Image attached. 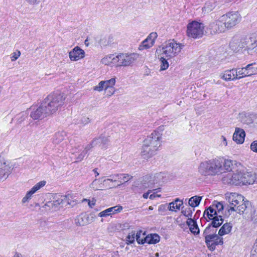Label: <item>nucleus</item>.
I'll list each match as a JSON object with an SVG mask.
<instances>
[{
    "label": "nucleus",
    "instance_id": "obj_1",
    "mask_svg": "<svg viewBox=\"0 0 257 257\" xmlns=\"http://www.w3.org/2000/svg\"><path fill=\"white\" fill-rule=\"evenodd\" d=\"M229 45L234 51L245 48L249 55L257 56V34H252L249 37L235 36Z\"/></svg>",
    "mask_w": 257,
    "mask_h": 257
},
{
    "label": "nucleus",
    "instance_id": "obj_2",
    "mask_svg": "<svg viewBox=\"0 0 257 257\" xmlns=\"http://www.w3.org/2000/svg\"><path fill=\"white\" fill-rule=\"evenodd\" d=\"M222 159L217 158L201 162L198 167V172L203 176L219 175L223 173Z\"/></svg>",
    "mask_w": 257,
    "mask_h": 257
},
{
    "label": "nucleus",
    "instance_id": "obj_3",
    "mask_svg": "<svg viewBox=\"0 0 257 257\" xmlns=\"http://www.w3.org/2000/svg\"><path fill=\"white\" fill-rule=\"evenodd\" d=\"M65 97L62 94L49 95L42 102L49 116L60 110L65 104Z\"/></svg>",
    "mask_w": 257,
    "mask_h": 257
},
{
    "label": "nucleus",
    "instance_id": "obj_4",
    "mask_svg": "<svg viewBox=\"0 0 257 257\" xmlns=\"http://www.w3.org/2000/svg\"><path fill=\"white\" fill-rule=\"evenodd\" d=\"M226 198L230 205L228 211H235L239 214H242L249 205L248 200H244L243 196L236 193L228 194Z\"/></svg>",
    "mask_w": 257,
    "mask_h": 257
},
{
    "label": "nucleus",
    "instance_id": "obj_5",
    "mask_svg": "<svg viewBox=\"0 0 257 257\" xmlns=\"http://www.w3.org/2000/svg\"><path fill=\"white\" fill-rule=\"evenodd\" d=\"M184 47V45L177 43L174 40H169L164 43L162 47L157 49L156 52L164 54L166 57L171 58L177 55Z\"/></svg>",
    "mask_w": 257,
    "mask_h": 257
},
{
    "label": "nucleus",
    "instance_id": "obj_6",
    "mask_svg": "<svg viewBox=\"0 0 257 257\" xmlns=\"http://www.w3.org/2000/svg\"><path fill=\"white\" fill-rule=\"evenodd\" d=\"M204 25L201 23L193 21L188 24L187 35L193 39H199L204 35Z\"/></svg>",
    "mask_w": 257,
    "mask_h": 257
},
{
    "label": "nucleus",
    "instance_id": "obj_7",
    "mask_svg": "<svg viewBox=\"0 0 257 257\" xmlns=\"http://www.w3.org/2000/svg\"><path fill=\"white\" fill-rule=\"evenodd\" d=\"M227 30L233 28L241 20V17L237 12H229L221 16Z\"/></svg>",
    "mask_w": 257,
    "mask_h": 257
},
{
    "label": "nucleus",
    "instance_id": "obj_8",
    "mask_svg": "<svg viewBox=\"0 0 257 257\" xmlns=\"http://www.w3.org/2000/svg\"><path fill=\"white\" fill-rule=\"evenodd\" d=\"M136 53H121L115 56V60L119 66H128L133 64L138 58Z\"/></svg>",
    "mask_w": 257,
    "mask_h": 257
},
{
    "label": "nucleus",
    "instance_id": "obj_9",
    "mask_svg": "<svg viewBox=\"0 0 257 257\" xmlns=\"http://www.w3.org/2000/svg\"><path fill=\"white\" fill-rule=\"evenodd\" d=\"M66 200V197L65 196L55 195L53 197V200L47 202L44 207L47 210L56 211L60 207L62 206Z\"/></svg>",
    "mask_w": 257,
    "mask_h": 257
},
{
    "label": "nucleus",
    "instance_id": "obj_10",
    "mask_svg": "<svg viewBox=\"0 0 257 257\" xmlns=\"http://www.w3.org/2000/svg\"><path fill=\"white\" fill-rule=\"evenodd\" d=\"M161 134L159 132L154 131L144 141L146 145L158 150L161 146Z\"/></svg>",
    "mask_w": 257,
    "mask_h": 257
},
{
    "label": "nucleus",
    "instance_id": "obj_11",
    "mask_svg": "<svg viewBox=\"0 0 257 257\" xmlns=\"http://www.w3.org/2000/svg\"><path fill=\"white\" fill-rule=\"evenodd\" d=\"M12 170L10 162L0 156V180L6 179L11 173Z\"/></svg>",
    "mask_w": 257,
    "mask_h": 257
},
{
    "label": "nucleus",
    "instance_id": "obj_12",
    "mask_svg": "<svg viewBox=\"0 0 257 257\" xmlns=\"http://www.w3.org/2000/svg\"><path fill=\"white\" fill-rule=\"evenodd\" d=\"M222 181L224 184L242 185V172H237L233 174L228 173L222 178Z\"/></svg>",
    "mask_w": 257,
    "mask_h": 257
},
{
    "label": "nucleus",
    "instance_id": "obj_13",
    "mask_svg": "<svg viewBox=\"0 0 257 257\" xmlns=\"http://www.w3.org/2000/svg\"><path fill=\"white\" fill-rule=\"evenodd\" d=\"M208 28L211 34L224 33L227 30L224 23L221 20V17L217 20L210 23Z\"/></svg>",
    "mask_w": 257,
    "mask_h": 257
},
{
    "label": "nucleus",
    "instance_id": "obj_14",
    "mask_svg": "<svg viewBox=\"0 0 257 257\" xmlns=\"http://www.w3.org/2000/svg\"><path fill=\"white\" fill-rule=\"evenodd\" d=\"M30 116L34 119H42L49 115L42 102L36 109L33 110L31 112Z\"/></svg>",
    "mask_w": 257,
    "mask_h": 257
},
{
    "label": "nucleus",
    "instance_id": "obj_15",
    "mask_svg": "<svg viewBox=\"0 0 257 257\" xmlns=\"http://www.w3.org/2000/svg\"><path fill=\"white\" fill-rule=\"evenodd\" d=\"M46 183L45 181H41L34 186L29 191L27 192L25 196L23 197L22 200V203H25L29 202V201L32 198V195L38 190L44 186Z\"/></svg>",
    "mask_w": 257,
    "mask_h": 257
},
{
    "label": "nucleus",
    "instance_id": "obj_16",
    "mask_svg": "<svg viewBox=\"0 0 257 257\" xmlns=\"http://www.w3.org/2000/svg\"><path fill=\"white\" fill-rule=\"evenodd\" d=\"M158 37L156 32H152L149 34L147 38L142 42L140 46V49H148L151 48L154 44L155 40Z\"/></svg>",
    "mask_w": 257,
    "mask_h": 257
},
{
    "label": "nucleus",
    "instance_id": "obj_17",
    "mask_svg": "<svg viewBox=\"0 0 257 257\" xmlns=\"http://www.w3.org/2000/svg\"><path fill=\"white\" fill-rule=\"evenodd\" d=\"M220 78L226 81L237 79L236 69L226 70L219 74Z\"/></svg>",
    "mask_w": 257,
    "mask_h": 257
},
{
    "label": "nucleus",
    "instance_id": "obj_18",
    "mask_svg": "<svg viewBox=\"0 0 257 257\" xmlns=\"http://www.w3.org/2000/svg\"><path fill=\"white\" fill-rule=\"evenodd\" d=\"M85 52L78 46L75 47L69 53L71 61H76L84 57Z\"/></svg>",
    "mask_w": 257,
    "mask_h": 257
},
{
    "label": "nucleus",
    "instance_id": "obj_19",
    "mask_svg": "<svg viewBox=\"0 0 257 257\" xmlns=\"http://www.w3.org/2000/svg\"><path fill=\"white\" fill-rule=\"evenodd\" d=\"M256 173L242 172V185L256 183Z\"/></svg>",
    "mask_w": 257,
    "mask_h": 257
},
{
    "label": "nucleus",
    "instance_id": "obj_20",
    "mask_svg": "<svg viewBox=\"0 0 257 257\" xmlns=\"http://www.w3.org/2000/svg\"><path fill=\"white\" fill-rule=\"evenodd\" d=\"M255 118V114L242 112L239 114V119L241 122L247 125L253 123Z\"/></svg>",
    "mask_w": 257,
    "mask_h": 257
},
{
    "label": "nucleus",
    "instance_id": "obj_21",
    "mask_svg": "<svg viewBox=\"0 0 257 257\" xmlns=\"http://www.w3.org/2000/svg\"><path fill=\"white\" fill-rule=\"evenodd\" d=\"M157 151V150L149 146V145H147L146 143H144L141 154L144 159H148L155 155Z\"/></svg>",
    "mask_w": 257,
    "mask_h": 257
},
{
    "label": "nucleus",
    "instance_id": "obj_22",
    "mask_svg": "<svg viewBox=\"0 0 257 257\" xmlns=\"http://www.w3.org/2000/svg\"><path fill=\"white\" fill-rule=\"evenodd\" d=\"M245 133L242 128L236 127L233 135V140L237 144H241L244 141Z\"/></svg>",
    "mask_w": 257,
    "mask_h": 257
},
{
    "label": "nucleus",
    "instance_id": "obj_23",
    "mask_svg": "<svg viewBox=\"0 0 257 257\" xmlns=\"http://www.w3.org/2000/svg\"><path fill=\"white\" fill-rule=\"evenodd\" d=\"M217 229L213 227L211 224H209L205 229L203 232V236L205 239L209 242L212 237L216 236Z\"/></svg>",
    "mask_w": 257,
    "mask_h": 257
},
{
    "label": "nucleus",
    "instance_id": "obj_24",
    "mask_svg": "<svg viewBox=\"0 0 257 257\" xmlns=\"http://www.w3.org/2000/svg\"><path fill=\"white\" fill-rule=\"evenodd\" d=\"M75 223L77 226H85L90 223L88 215L86 213H81L75 219Z\"/></svg>",
    "mask_w": 257,
    "mask_h": 257
},
{
    "label": "nucleus",
    "instance_id": "obj_25",
    "mask_svg": "<svg viewBox=\"0 0 257 257\" xmlns=\"http://www.w3.org/2000/svg\"><path fill=\"white\" fill-rule=\"evenodd\" d=\"M222 159V167H223V172L224 170L227 171H236L237 164L235 161H233L230 160H224Z\"/></svg>",
    "mask_w": 257,
    "mask_h": 257
},
{
    "label": "nucleus",
    "instance_id": "obj_26",
    "mask_svg": "<svg viewBox=\"0 0 257 257\" xmlns=\"http://www.w3.org/2000/svg\"><path fill=\"white\" fill-rule=\"evenodd\" d=\"M218 214L217 210L216 209L214 208V205L212 206L209 207L207 209H206L203 214L204 217L206 219L208 218L209 220L211 219H213V218L215 217L216 216H219Z\"/></svg>",
    "mask_w": 257,
    "mask_h": 257
},
{
    "label": "nucleus",
    "instance_id": "obj_27",
    "mask_svg": "<svg viewBox=\"0 0 257 257\" xmlns=\"http://www.w3.org/2000/svg\"><path fill=\"white\" fill-rule=\"evenodd\" d=\"M186 224L189 226L190 231L194 234H198L199 229L196 222L191 218H189L186 221Z\"/></svg>",
    "mask_w": 257,
    "mask_h": 257
},
{
    "label": "nucleus",
    "instance_id": "obj_28",
    "mask_svg": "<svg viewBox=\"0 0 257 257\" xmlns=\"http://www.w3.org/2000/svg\"><path fill=\"white\" fill-rule=\"evenodd\" d=\"M145 243L156 244L160 241V236L157 234H150L144 237Z\"/></svg>",
    "mask_w": 257,
    "mask_h": 257
},
{
    "label": "nucleus",
    "instance_id": "obj_29",
    "mask_svg": "<svg viewBox=\"0 0 257 257\" xmlns=\"http://www.w3.org/2000/svg\"><path fill=\"white\" fill-rule=\"evenodd\" d=\"M183 204L182 200L179 198H176L174 201L169 204L168 209L172 211H175L176 209L179 210Z\"/></svg>",
    "mask_w": 257,
    "mask_h": 257
},
{
    "label": "nucleus",
    "instance_id": "obj_30",
    "mask_svg": "<svg viewBox=\"0 0 257 257\" xmlns=\"http://www.w3.org/2000/svg\"><path fill=\"white\" fill-rule=\"evenodd\" d=\"M232 226L230 223H226L220 228L218 231V234L222 236L226 234H228L231 230Z\"/></svg>",
    "mask_w": 257,
    "mask_h": 257
},
{
    "label": "nucleus",
    "instance_id": "obj_31",
    "mask_svg": "<svg viewBox=\"0 0 257 257\" xmlns=\"http://www.w3.org/2000/svg\"><path fill=\"white\" fill-rule=\"evenodd\" d=\"M211 222L210 223L214 228H216L220 226L223 222V219L222 216L220 215L219 216H216L213 219H211Z\"/></svg>",
    "mask_w": 257,
    "mask_h": 257
},
{
    "label": "nucleus",
    "instance_id": "obj_32",
    "mask_svg": "<svg viewBox=\"0 0 257 257\" xmlns=\"http://www.w3.org/2000/svg\"><path fill=\"white\" fill-rule=\"evenodd\" d=\"M201 199L202 197L200 196H193L189 199L188 204L192 207H197L199 205Z\"/></svg>",
    "mask_w": 257,
    "mask_h": 257
},
{
    "label": "nucleus",
    "instance_id": "obj_33",
    "mask_svg": "<svg viewBox=\"0 0 257 257\" xmlns=\"http://www.w3.org/2000/svg\"><path fill=\"white\" fill-rule=\"evenodd\" d=\"M103 181L100 179H95L91 184L90 187L94 190H102L103 186L102 183Z\"/></svg>",
    "mask_w": 257,
    "mask_h": 257
},
{
    "label": "nucleus",
    "instance_id": "obj_34",
    "mask_svg": "<svg viewBox=\"0 0 257 257\" xmlns=\"http://www.w3.org/2000/svg\"><path fill=\"white\" fill-rule=\"evenodd\" d=\"M246 66L241 68L236 69L237 79L248 76Z\"/></svg>",
    "mask_w": 257,
    "mask_h": 257
},
{
    "label": "nucleus",
    "instance_id": "obj_35",
    "mask_svg": "<svg viewBox=\"0 0 257 257\" xmlns=\"http://www.w3.org/2000/svg\"><path fill=\"white\" fill-rule=\"evenodd\" d=\"M105 83V89L108 88H110L112 89V91L110 92V95H112L114 93L113 89L112 88L113 86L114 85L115 83V78H112L109 80L103 81Z\"/></svg>",
    "mask_w": 257,
    "mask_h": 257
},
{
    "label": "nucleus",
    "instance_id": "obj_36",
    "mask_svg": "<svg viewBox=\"0 0 257 257\" xmlns=\"http://www.w3.org/2000/svg\"><path fill=\"white\" fill-rule=\"evenodd\" d=\"M115 58V57H114L113 55H111L102 59L101 62L102 64L107 65L110 63H113L117 62Z\"/></svg>",
    "mask_w": 257,
    "mask_h": 257
},
{
    "label": "nucleus",
    "instance_id": "obj_37",
    "mask_svg": "<svg viewBox=\"0 0 257 257\" xmlns=\"http://www.w3.org/2000/svg\"><path fill=\"white\" fill-rule=\"evenodd\" d=\"M65 138V133L64 132H58L55 134L53 142L55 144H59L62 142Z\"/></svg>",
    "mask_w": 257,
    "mask_h": 257
},
{
    "label": "nucleus",
    "instance_id": "obj_38",
    "mask_svg": "<svg viewBox=\"0 0 257 257\" xmlns=\"http://www.w3.org/2000/svg\"><path fill=\"white\" fill-rule=\"evenodd\" d=\"M122 209L123 208L121 206H115L106 209V210L109 216L111 214H113L117 212H120L122 210Z\"/></svg>",
    "mask_w": 257,
    "mask_h": 257
},
{
    "label": "nucleus",
    "instance_id": "obj_39",
    "mask_svg": "<svg viewBox=\"0 0 257 257\" xmlns=\"http://www.w3.org/2000/svg\"><path fill=\"white\" fill-rule=\"evenodd\" d=\"M205 241L207 246L210 250H214L215 249V247L216 245H222L223 243V240H220L219 241H218V242L216 241L215 243H211V242L207 241L205 239Z\"/></svg>",
    "mask_w": 257,
    "mask_h": 257
},
{
    "label": "nucleus",
    "instance_id": "obj_40",
    "mask_svg": "<svg viewBox=\"0 0 257 257\" xmlns=\"http://www.w3.org/2000/svg\"><path fill=\"white\" fill-rule=\"evenodd\" d=\"M253 64H249L246 66L248 76L257 74V68L252 67Z\"/></svg>",
    "mask_w": 257,
    "mask_h": 257
},
{
    "label": "nucleus",
    "instance_id": "obj_41",
    "mask_svg": "<svg viewBox=\"0 0 257 257\" xmlns=\"http://www.w3.org/2000/svg\"><path fill=\"white\" fill-rule=\"evenodd\" d=\"M150 177L146 176L144 179V182L143 183V189H145L147 188H149L151 187V185L155 183L154 181H150L149 180Z\"/></svg>",
    "mask_w": 257,
    "mask_h": 257
},
{
    "label": "nucleus",
    "instance_id": "obj_42",
    "mask_svg": "<svg viewBox=\"0 0 257 257\" xmlns=\"http://www.w3.org/2000/svg\"><path fill=\"white\" fill-rule=\"evenodd\" d=\"M119 174H116L111 175L109 176L110 178H108L106 179H104L103 180V185H106L107 182H115L117 181V177H119Z\"/></svg>",
    "mask_w": 257,
    "mask_h": 257
},
{
    "label": "nucleus",
    "instance_id": "obj_43",
    "mask_svg": "<svg viewBox=\"0 0 257 257\" xmlns=\"http://www.w3.org/2000/svg\"><path fill=\"white\" fill-rule=\"evenodd\" d=\"M119 177H117V179L122 180L123 183L128 182L129 180L132 179L133 176L127 174H119Z\"/></svg>",
    "mask_w": 257,
    "mask_h": 257
},
{
    "label": "nucleus",
    "instance_id": "obj_44",
    "mask_svg": "<svg viewBox=\"0 0 257 257\" xmlns=\"http://www.w3.org/2000/svg\"><path fill=\"white\" fill-rule=\"evenodd\" d=\"M161 65L160 70H166L169 67V63L167 60L164 57H162L160 58Z\"/></svg>",
    "mask_w": 257,
    "mask_h": 257
},
{
    "label": "nucleus",
    "instance_id": "obj_45",
    "mask_svg": "<svg viewBox=\"0 0 257 257\" xmlns=\"http://www.w3.org/2000/svg\"><path fill=\"white\" fill-rule=\"evenodd\" d=\"M105 83L103 81H100L97 85L94 87L93 89L99 92L105 89Z\"/></svg>",
    "mask_w": 257,
    "mask_h": 257
},
{
    "label": "nucleus",
    "instance_id": "obj_46",
    "mask_svg": "<svg viewBox=\"0 0 257 257\" xmlns=\"http://www.w3.org/2000/svg\"><path fill=\"white\" fill-rule=\"evenodd\" d=\"M21 52L17 50L15 52L12 53L11 55V61L14 62L17 60L21 56Z\"/></svg>",
    "mask_w": 257,
    "mask_h": 257
},
{
    "label": "nucleus",
    "instance_id": "obj_47",
    "mask_svg": "<svg viewBox=\"0 0 257 257\" xmlns=\"http://www.w3.org/2000/svg\"><path fill=\"white\" fill-rule=\"evenodd\" d=\"M101 141V144L102 145V148L105 147V146L108 144L109 142V140L107 137H106L104 135H101L99 137V140Z\"/></svg>",
    "mask_w": 257,
    "mask_h": 257
},
{
    "label": "nucleus",
    "instance_id": "obj_48",
    "mask_svg": "<svg viewBox=\"0 0 257 257\" xmlns=\"http://www.w3.org/2000/svg\"><path fill=\"white\" fill-rule=\"evenodd\" d=\"M181 213L186 217L191 218L192 216V211L190 208L185 210L182 209Z\"/></svg>",
    "mask_w": 257,
    "mask_h": 257
},
{
    "label": "nucleus",
    "instance_id": "obj_49",
    "mask_svg": "<svg viewBox=\"0 0 257 257\" xmlns=\"http://www.w3.org/2000/svg\"><path fill=\"white\" fill-rule=\"evenodd\" d=\"M136 238V234L135 232H132L127 236V241L129 242L130 243H133L135 241Z\"/></svg>",
    "mask_w": 257,
    "mask_h": 257
},
{
    "label": "nucleus",
    "instance_id": "obj_50",
    "mask_svg": "<svg viewBox=\"0 0 257 257\" xmlns=\"http://www.w3.org/2000/svg\"><path fill=\"white\" fill-rule=\"evenodd\" d=\"M141 233L142 231H140L139 232H138L136 234V239L139 244H144L145 243L144 241V237L143 238H141Z\"/></svg>",
    "mask_w": 257,
    "mask_h": 257
},
{
    "label": "nucleus",
    "instance_id": "obj_51",
    "mask_svg": "<svg viewBox=\"0 0 257 257\" xmlns=\"http://www.w3.org/2000/svg\"><path fill=\"white\" fill-rule=\"evenodd\" d=\"M86 153L87 152L85 150L81 152L76 158V162L81 161L86 155Z\"/></svg>",
    "mask_w": 257,
    "mask_h": 257
},
{
    "label": "nucleus",
    "instance_id": "obj_52",
    "mask_svg": "<svg viewBox=\"0 0 257 257\" xmlns=\"http://www.w3.org/2000/svg\"><path fill=\"white\" fill-rule=\"evenodd\" d=\"M219 235L218 233L216 234V236H214L213 237V238L212 237L211 238H212L210 240H209V242H211V243H215L216 241L218 242V241H219L220 240H223V238L222 237H219Z\"/></svg>",
    "mask_w": 257,
    "mask_h": 257
},
{
    "label": "nucleus",
    "instance_id": "obj_53",
    "mask_svg": "<svg viewBox=\"0 0 257 257\" xmlns=\"http://www.w3.org/2000/svg\"><path fill=\"white\" fill-rule=\"evenodd\" d=\"M90 122V119L88 117L86 116H83L80 120V123L82 124L83 125H85L87 123H88Z\"/></svg>",
    "mask_w": 257,
    "mask_h": 257
},
{
    "label": "nucleus",
    "instance_id": "obj_54",
    "mask_svg": "<svg viewBox=\"0 0 257 257\" xmlns=\"http://www.w3.org/2000/svg\"><path fill=\"white\" fill-rule=\"evenodd\" d=\"M214 208L217 210L218 212L219 213L220 211L223 209V206L221 203L218 202L215 205H214Z\"/></svg>",
    "mask_w": 257,
    "mask_h": 257
},
{
    "label": "nucleus",
    "instance_id": "obj_55",
    "mask_svg": "<svg viewBox=\"0 0 257 257\" xmlns=\"http://www.w3.org/2000/svg\"><path fill=\"white\" fill-rule=\"evenodd\" d=\"M250 149L254 152L257 153V141H254L250 145Z\"/></svg>",
    "mask_w": 257,
    "mask_h": 257
},
{
    "label": "nucleus",
    "instance_id": "obj_56",
    "mask_svg": "<svg viewBox=\"0 0 257 257\" xmlns=\"http://www.w3.org/2000/svg\"><path fill=\"white\" fill-rule=\"evenodd\" d=\"M99 140V137L98 138L94 139L91 142V145H94V146H99L102 147V145L101 144V141Z\"/></svg>",
    "mask_w": 257,
    "mask_h": 257
},
{
    "label": "nucleus",
    "instance_id": "obj_57",
    "mask_svg": "<svg viewBox=\"0 0 257 257\" xmlns=\"http://www.w3.org/2000/svg\"><path fill=\"white\" fill-rule=\"evenodd\" d=\"M98 216L99 217H107V216H108L109 215L108 214V213L107 212L106 209L100 212L99 214H98Z\"/></svg>",
    "mask_w": 257,
    "mask_h": 257
},
{
    "label": "nucleus",
    "instance_id": "obj_58",
    "mask_svg": "<svg viewBox=\"0 0 257 257\" xmlns=\"http://www.w3.org/2000/svg\"><path fill=\"white\" fill-rule=\"evenodd\" d=\"M40 0H26V1L31 5L36 4L38 2H40Z\"/></svg>",
    "mask_w": 257,
    "mask_h": 257
},
{
    "label": "nucleus",
    "instance_id": "obj_59",
    "mask_svg": "<svg viewBox=\"0 0 257 257\" xmlns=\"http://www.w3.org/2000/svg\"><path fill=\"white\" fill-rule=\"evenodd\" d=\"M94 145H91V143L88 145L85 148V151L87 152V151L90 150L91 148L94 147Z\"/></svg>",
    "mask_w": 257,
    "mask_h": 257
},
{
    "label": "nucleus",
    "instance_id": "obj_60",
    "mask_svg": "<svg viewBox=\"0 0 257 257\" xmlns=\"http://www.w3.org/2000/svg\"><path fill=\"white\" fill-rule=\"evenodd\" d=\"M152 192V190H149L147 193H144L143 195V197L145 198V199H147L148 198V196H149V194Z\"/></svg>",
    "mask_w": 257,
    "mask_h": 257
},
{
    "label": "nucleus",
    "instance_id": "obj_61",
    "mask_svg": "<svg viewBox=\"0 0 257 257\" xmlns=\"http://www.w3.org/2000/svg\"><path fill=\"white\" fill-rule=\"evenodd\" d=\"M156 197H161V195H155V193H154L150 195L149 197L151 199H154Z\"/></svg>",
    "mask_w": 257,
    "mask_h": 257
},
{
    "label": "nucleus",
    "instance_id": "obj_62",
    "mask_svg": "<svg viewBox=\"0 0 257 257\" xmlns=\"http://www.w3.org/2000/svg\"><path fill=\"white\" fill-rule=\"evenodd\" d=\"M104 39H105V38H103L102 39H101L99 43L100 44H102L103 45H107L108 44V42L107 43H105V42H104V43L103 42Z\"/></svg>",
    "mask_w": 257,
    "mask_h": 257
},
{
    "label": "nucleus",
    "instance_id": "obj_63",
    "mask_svg": "<svg viewBox=\"0 0 257 257\" xmlns=\"http://www.w3.org/2000/svg\"><path fill=\"white\" fill-rule=\"evenodd\" d=\"M20 115L22 117H27L28 113L26 112H23L20 114Z\"/></svg>",
    "mask_w": 257,
    "mask_h": 257
},
{
    "label": "nucleus",
    "instance_id": "obj_64",
    "mask_svg": "<svg viewBox=\"0 0 257 257\" xmlns=\"http://www.w3.org/2000/svg\"><path fill=\"white\" fill-rule=\"evenodd\" d=\"M14 257H22V255L21 253L16 252L14 255Z\"/></svg>",
    "mask_w": 257,
    "mask_h": 257
}]
</instances>
